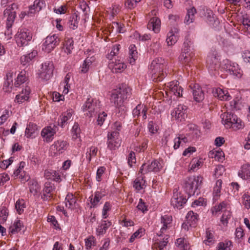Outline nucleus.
<instances>
[{"label":"nucleus","mask_w":250,"mask_h":250,"mask_svg":"<svg viewBox=\"0 0 250 250\" xmlns=\"http://www.w3.org/2000/svg\"><path fill=\"white\" fill-rule=\"evenodd\" d=\"M14 6L16 5L14 4L8 6L3 12L4 17L6 18V28L7 34H11L10 28L12 27L15 19L16 17V12L14 10Z\"/></svg>","instance_id":"0eeeda50"},{"label":"nucleus","mask_w":250,"mask_h":250,"mask_svg":"<svg viewBox=\"0 0 250 250\" xmlns=\"http://www.w3.org/2000/svg\"><path fill=\"white\" fill-rule=\"evenodd\" d=\"M104 196V194H102L101 192L96 191L94 194L93 198L92 196L89 197L91 206L90 208L95 207L97 206L100 201Z\"/></svg>","instance_id":"72a5a7b5"},{"label":"nucleus","mask_w":250,"mask_h":250,"mask_svg":"<svg viewBox=\"0 0 250 250\" xmlns=\"http://www.w3.org/2000/svg\"><path fill=\"white\" fill-rule=\"evenodd\" d=\"M205 17L207 22L209 24L213 25L216 22V18L213 11L209 9H207L204 12Z\"/></svg>","instance_id":"e433bc0d"},{"label":"nucleus","mask_w":250,"mask_h":250,"mask_svg":"<svg viewBox=\"0 0 250 250\" xmlns=\"http://www.w3.org/2000/svg\"><path fill=\"white\" fill-rule=\"evenodd\" d=\"M147 108L146 106L139 104L132 111V115L134 118L138 117L141 114H142V118L143 119H146L147 118L146 112Z\"/></svg>","instance_id":"4be33fe9"},{"label":"nucleus","mask_w":250,"mask_h":250,"mask_svg":"<svg viewBox=\"0 0 250 250\" xmlns=\"http://www.w3.org/2000/svg\"><path fill=\"white\" fill-rule=\"evenodd\" d=\"M44 5V3L42 0H35L33 5L29 7V9L28 11V14H32L35 13L36 12L40 11L42 9V7Z\"/></svg>","instance_id":"bb28decb"},{"label":"nucleus","mask_w":250,"mask_h":250,"mask_svg":"<svg viewBox=\"0 0 250 250\" xmlns=\"http://www.w3.org/2000/svg\"><path fill=\"white\" fill-rule=\"evenodd\" d=\"M187 107L183 104H179L172 112L171 116L176 120L181 121L187 117Z\"/></svg>","instance_id":"ddd939ff"},{"label":"nucleus","mask_w":250,"mask_h":250,"mask_svg":"<svg viewBox=\"0 0 250 250\" xmlns=\"http://www.w3.org/2000/svg\"><path fill=\"white\" fill-rule=\"evenodd\" d=\"M221 117L222 124L227 128H232L234 130H237L244 126L241 120L233 114L224 113L221 114Z\"/></svg>","instance_id":"7ed1b4c3"},{"label":"nucleus","mask_w":250,"mask_h":250,"mask_svg":"<svg viewBox=\"0 0 250 250\" xmlns=\"http://www.w3.org/2000/svg\"><path fill=\"white\" fill-rule=\"evenodd\" d=\"M37 54L36 51H32L26 55H23L21 57V62L23 65H25L29 63L32 59H33Z\"/></svg>","instance_id":"58836bf2"},{"label":"nucleus","mask_w":250,"mask_h":250,"mask_svg":"<svg viewBox=\"0 0 250 250\" xmlns=\"http://www.w3.org/2000/svg\"><path fill=\"white\" fill-rule=\"evenodd\" d=\"M223 63H224L225 65H226L225 68L230 71L232 72V74L236 75L238 77H241V74L240 72L238 73V74H236V72L235 70L234 66H232L230 63V62L228 60H226L223 61Z\"/></svg>","instance_id":"09e8293b"},{"label":"nucleus","mask_w":250,"mask_h":250,"mask_svg":"<svg viewBox=\"0 0 250 250\" xmlns=\"http://www.w3.org/2000/svg\"><path fill=\"white\" fill-rule=\"evenodd\" d=\"M111 225V223L110 221L106 220H103L102 221V224L97 229V232L99 235L103 234L105 233L107 229Z\"/></svg>","instance_id":"4c0bfd02"},{"label":"nucleus","mask_w":250,"mask_h":250,"mask_svg":"<svg viewBox=\"0 0 250 250\" xmlns=\"http://www.w3.org/2000/svg\"><path fill=\"white\" fill-rule=\"evenodd\" d=\"M222 183L221 180H218L216 182V185L214 187L213 192V199L215 200H218L220 195V193L221 192Z\"/></svg>","instance_id":"37998d69"},{"label":"nucleus","mask_w":250,"mask_h":250,"mask_svg":"<svg viewBox=\"0 0 250 250\" xmlns=\"http://www.w3.org/2000/svg\"><path fill=\"white\" fill-rule=\"evenodd\" d=\"M119 136V132L117 131H113L108 133L107 144L109 149L115 150L120 146L121 141Z\"/></svg>","instance_id":"1a4fd4ad"},{"label":"nucleus","mask_w":250,"mask_h":250,"mask_svg":"<svg viewBox=\"0 0 250 250\" xmlns=\"http://www.w3.org/2000/svg\"><path fill=\"white\" fill-rule=\"evenodd\" d=\"M193 96L194 99L197 102L202 101L205 97L202 88L198 84H195L193 87Z\"/></svg>","instance_id":"5701e85b"},{"label":"nucleus","mask_w":250,"mask_h":250,"mask_svg":"<svg viewBox=\"0 0 250 250\" xmlns=\"http://www.w3.org/2000/svg\"><path fill=\"white\" fill-rule=\"evenodd\" d=\"M232 243L230 241L220 243L218 245V250H230V247Z\"/></svg>","instance_id":"e2e57ef3"},{"label":"nucleus","mask_w":250,"mask_h":250,"mask_svg":"<svg viewBox=\"0 0 250 250\" xmlns=\"http://www.w3.org/2000/svg\"><path fill=\"white\" fill-rule=\"evenodd\" d=\"M206 238L204 242L206 245H209L213 243L214 236L209 228L206 229Z\"/></svg>","instance_id":"603ef678"},{"label":"nucleus","mask_w":250,"mask_h":250,"mask_svg":"<svg viewBox=\"0 0 250 250\" xmlns=\"http://www.w3.org/2000/svg\"><path fill=\"white\" fill-rule=\"evenodd\" d=\"M212 93L214 97H217L220 100H229L230 95L227 91L223 90L220 88L213 89Z\"/></svg>","instance_id":"b1692460"},{"label":"nucleus","mask_w":250,"mask_h":250,"mask_svg":"<svg viewBox=\"0 0 250 250\" xmlns=\"http://www.w3.org/2000/svg\"><path fill=\"white\" fill-rule=\"evenodd\" d=\"M44 177L47 179L52 180L56 182L61 181V176L59 173L55 170H47L44 172Z\"/></svg>","instance_id":"cd10ccee"},{"label":"nucleus","mask_w":250,"mask_h":250,"mask_svg":"<svg viewBox=\"0 0 250 250\" xmlns=\"http://www.w3.org/2000/svg\"><path fill=\"white\" fill-rule=\"evenodd\" d=\"M187 199L180 193L177 191L173 192V196L171 199V205L174 208H181L183 205L186 203Z\"/></svg>","instance_id":"4468645a"},{"label":"nucleus","mask_w":250,"mask_h":250,"mask_svg":"<svg viewBox=\"0 0 250 250\" xmlns=\"http://www.w3.org/2000/svg\"><path fill=\"white\" fill-rule=\"evenodd\" d=\"M81 129L78 123H75L72 128V138L76 140L80 137Z\"/></svg>","instance_id":"8fccbe9b"},{"label":"nucleus","mask_w":250,"mask_h":250,"mask_svg":"<svg viewBox=\"0 0 250 250\" xmlns=\"http://www.w3.org/2000/svg\"><path fill=\"white\" fill-rule=\"evenodd\" d=\"M55 186L53 184L47 182L44 184V188L43 193L42 195V199L43 200H47L52 197L53 191L55 190Z\"/></svg>","instance_id":"a211bd4d"},{"label":"nucleus","mask_w":250,"mask_h":250,"mask_svg":"<svg viewBox=\"0 0 250 250\" xmlns=\"http://www.w3.org/2000/svg\"><path fill=\"white\" fill-rule=\"evenodd\" d=\"M198 217L199 216L197 213L193 212L192 211H189L186 216L188 224L190 227H195L198 220Z\"/></svg>","instance_id":"c85d7f7f"},{"label":"nucleus","mask_w":250,"mask_h":250,"mask_svg":"<svg viewBox=\"0 0 250 250\" xmlns=\"http://www.w3.org/2000/svg\"><path fill=\"white\" fill-rule=\"evenodd\" d=\"M161 21L157 17H153L147 24V28L152 30L155 33H158L160 30Z\"/></svg>","instance_id":"412c9836"},{"label":"nucleus","mask_w":250,"mask_h":250,"mask_svg":"<svg viewBox=\"0 0 250 250\" xmlns=\"http://www.w3.org/2000/svg\"><path fill=\"white\" fill-rule=\"evenodd\" d=\"M225 171V168L222 165H218L215 169L213 175L216 178H218L220 176L223 175Z\"/></svg>","instance_id":"052dcab7"},{"label":"nucleus","mask_w":250,"mask_h":250,"mask_svg":"<svg viewBox=\"0 0 250 250\" xmlns=\"http://www.w3.org/2000/svg\"><path fill=\"white\" fill-rule=\"evenodd\" d=\"M94 61L93 57H87L84 61L81 69V72L83 73H86L89 68V66L91 65L93 62Z\"/></svg>","instance_id":"79ce46f5"},{"label":"nucleus","mask_w":250,"mask_h":250,"mask_svg":"<svg viewBox=\"0 0 250 250\" xmlns=\"http://www.w3.org/2000/svg\"><path fill=\"white\" fill-rule=\"evenodd\" d=\"M32 34L26 28L21 29L16 35V40L19 46H26L32 39Z\"/></svg>","instance_id":"423d86ee"},{"label":"nucleus","mask_w":250,"mask_h":250,"mask_svg":"<svg viewBox=\"0 0 250 250\" xmlns=\"http://www.w3.org/2000/svg\"><path fill=\"white\" fill-rule=\"evenodd\" d=\"M145 183L143 178H138L134 181L133 187L137 190H140L143 188Z\"/></svg>","instance_id":"6e6d98bb"},{"label":"nucleus","mask_w":250,"mask_h":250,"mask_svg":"<svg viewBox=\"0 0 250 250\" xmlns=\"http://www.w3.org/2000/svg\"><path fill=\"white\" fill-rule=\"evenodd\" d=\"M207 66L209 71L216 70L219 67V62L217 57L212 54L207 58Z\"/></svg>","instance_id":"dca6fc26"},{"label":"nucleus","mask_w":250,"mask_h":250,"mask_svg":"<svg viewBox=\"0 0 250 250\" xmlns=\"http://www.w3.org/2000/svg\"><path fill=\"white\" fill-rule=\"evenodd\" d=\"M56 132V127L52 128L51 126H47L42 129L41 135L46 142H50L52 141L53 136Z\"/></svg>","instance_id":"aec40b11"},{"label":"nucleus","mask_w":250,"mask_h":250,"mask_svg":"<svg viewBox=\"0 0 250 250\" xmlns=\"http://www.w3.org/2000/svg\"><path fill=\"white\" fill-rule=\"evenodd\" d=\"M99 108V105H97L96 101H90V99L86 101L83 106V111H88L86 115L89 117L95 115V113L97 112Z\"/></svg>","instance_id":"9b49d317"},{"label":"nucleus","mask_w":250,"mask_h":250,"mask_svg":"<svg viewBox=\"0 0 250 250\" xmlns=\"http://www.w3.org/2000/svg\"><path fill=\"white\" fill-rule=\"evenodd\" d=\"M53 70L54 66L52 62H44L42 64L40 77L43 80H49L53 75Z\"/></svg>","instance_id":"9d476101"},{"label":"nucleus","mask_w":250,"mask_h":250,"mask_svg":"<svg viewBox=\"0 0 250 250\" xmlns=\"http://www.w3.org/2000/svg\"><path fill=\"white\" fill-rule=\"evenodd\" d=\"M161 47L160 43L158 42H153L150 45V50L152 51L153 53H157Z\"/></svg>","instance_id":"774afa93"},{"label":"nucleus","mask_w":250,"mask_h":250,"mask_svg":"<svg viewBox=\"0 0 250 250\" xmlns=\"http://www.w3.org/2000/svg\"><path fill=\"white\" fill-rule=\"evenodd\" d=\"M172 220V217L171 216L166 215L161 217V223L163 226L161 228L160 233H157L158 236H161L162 235V234L168 228V225L171 223Z\"/></svg>","instance_id":"393cba45"},{"label":"nucleus","mask_w":250,"mask_h":250,"mask_svg":"<svg viewBox=\"0 0 250 250\" xmlns=\"http://www.w3.org/2000/svg\"><path fill=\"white\" fill-rule=\"evenodd\" d=\"M190 42L186 41L184 42V47L182 49L181 54L178 57L179 61L182 64H188L191 62L194 57V53L191 49Z\"/></svg>","instance_id":"39448f33"},{"label":"nucleus","mask_w":250,"mask_h":250,"mask_svg":"<svg viewBox=\"0 0 250 250\" xmlns=\"http://www.w3.org/2000/svg\"><path fill=\"white\" fill-rule=\"evenodd\" d=\"M120 48V44H115L113 45L112 49L110 52V53L106 55V58L108 59L111 60L112 59V57L116 55L118 53Z\"/></svg>","instance_id":"4d7b16f0"},{"label":"nucleus","mask_w":250,"mask_h":250,"mask_svg":"<svg viewBox=\"0 0 250 250\" xmlns=\"http://www.w3.org/2000/svg\"><path fill=\"white\" fill-rule=\"evenodd\" d=\"M30 93V88L29 87L26 86L25 87V94L22 95L23 94V90L16 97L15 101L19 104H21L25 101H27L29 99V95Z\"/></svg>","instance_id":"a878e982"},{"label":"nucleus","mask_w":250,"mask_h":250,"mask_svg":"<svg viewBox=\"0 0 250 250\" xmlns=\"http://www.w3.org/2000/svg\"><path fill=\"white\" fill-rule=\"evenodd\" d=\"M129 55L128 61L130 64H133L138 57L137 47L135 45L131 44L130 45L129 47Z\"/></svg>","instance_id":"7c9ffc66"},{"label":"nucleus","mask_w":250,"mask_h":250,"mask_svg":"<svg viewBox=\"0 0 250 250\" xmlns=\"http://www.w3.org/2000/svg\"><path fill=\"white\" fill-rule=\"evenodd\" d=\"M60 42V40L56 35L48 36L42 44V50L49 53L59 44Z\"/></svg>","instance_id":"6e6552de"},{"label":"nucleus","mask_w":250,"mask_h":250,"mask_svg":"<svg viewBox=\"0 0 250 250\" xmlns=\"http://www.w3.org/2000/svg\"><path fill=\"white\" fill-rule=\"evenodd\" d=\"M239 175L242 178L247 180L250 178V165L245 164L243 165L241 172H239Z\"/></svg>","instance_id":"c9c22d12"},{"label":"nucleus","mask_w":250,"mask_h":250,"mask_svg":"<svg viewBox=\"0 0 250 250\" xmlns=\"http://www.w3.org/2000/svg\"><path fill=\"white\" fill-rule=\"evenodd\" d=\"M131 89L125 84H122L118 88L114 89L111 95L110 100L116 107L121 110L122 114L125 113V107L124 105L125 101L130 96Z\"/></svg>","instance_id":"f257e3e1"},{"label":"nucleus","mask_w":250,"mask_h":250,"mask_svg":"<svg viewBox=\"0 0 250 250\" xmlns=\"http://www.w3.org/2000/svg\"><path fill=\"white\" fill-rule=\"evenodd\" d=\"M141 0H126L125 2V6L128 9H133L137 5V3Z\"/></svg>","instance_id":"0e129e2a"},{"label":"nucleus","mask_w":250,"mask_h":250,"mask_svg":"<svg viewBox=\"0 0 250 250\" xmlns=\"http://www.w3.org/2000/svg\"><path fill=\"white\" fill-rule=\"evenodd\" d=\"M196 13V9L195 7L188 10L187 15L184 20V22L187 24H189L193 22L195 19V14Z\"/></svg>","instance_id":"c756f323"},{"label":"nucleus","mask_w":250,"mask_h":250,"mask_svg":"<svg viewBox=\"0 0 250 250\" xmlns=\"http://www.w3.org/2000/svg\"><path fill=\"white\" fill-rule=\"evenodd\" d=\"M26 81V77L22 72H21L18 76L17 80L15 82V86L16 87L19 86L21 84L24 83Z\"/></svg>","instance_id":"bf43d9fd"},{"label":"nucleus","mask_w":250,"mask_h":250,"mask_svg":"<svg viewBox=\"0 0 250 250\" xmlns=\"http://www.w3.org/2000/svg\"><path fill=\"white\" fill-rule=\"evenodd\" d=\"M72 117V112L69 111H67V112L63 113L62 116H61L60 122L59 121V125H60L62 127H63L65 123L67 122V121L69 120Z\"/></svg>","instance_id":"49530a36"},{"label":"nucleus","mask_w":250,"mask_h":250,"mask_svg":"<svg viewBox=\"0 0 250 250\" xmlns=\"http://www.w3.org/2000/svg\"><path fill=\"white\" fill-rule=\"evenodd\" d=\"M166 41L168 45H172L177 42V37L172 32H169Z\"/></svg>","instance_id":"13d9d810"},{"label":"nucleus","mask_w":250,"mask_h":250,"mask_svg":"<svg viewBox=\"0 0 250 250\" xmlns=\"http://www.w3.org/2000/svg\"><path fill=\"white\" fill-rule=\"evenodd\" d=\"M126 65L120 61L110 62L108 64V67L113 73H120L125 69Z\"/></svg>","instance_id":"6ab92c4d"},{"label":"nucleus","mask_w":250,"mask_h":250,"mask_svg":"<svg viewBox=\"0 0 250 250\" xmlns=\"http://www.w3.org/2000/svg\"><path fill=\"white\" fill-rule=\"evenodd\" d=\"M166 66V61L162 58H155L153 60L150 65L149 71L153 81L157 82L162 81L167 75Z\"/></svg>","instance_id":"f03ea898"},{"label":"nucleus","mask_w":250,"mask_h":250,"mask_svg":"<svg viewBox=\"0 0 250 250\" xmlns=\"http://www.w3.org/2000/svg\"><path fill=\"white\" fill-rule=\"evenodd\" d=\"M15 208L17 212L19 214H21L23 211L24 209L25 208V202L24 200H18L17 201L15 204Z\"/></svg>","instance_id":"3c124183"},{"label":"nucleus","mask_w":250,"mask_h":250,"mask_svg":"<svg viewBox=\"0 0 250 250\" xmlns=\"http://www.w3.org/2000/svg\"><path fill=\"white\" fill-rule=\"evenodd\" d=\"M30 191L33 194H36L40 190L39 187L37 182L33 183L29 187Z\"/></svg>","instance_id":"338daca9"},{"label":"nucleus","mask_w":250,"mask_h":250,"mask_svg":"<svg viewBox=\"0 0 250 250\" xmlns=\"http://www.w3.org/2000/svg\"><path fill=\"white\" fill-rule=\"evenodd\" d=\"M231 212L228 210H225L221 218V222L222 224L225 226H227L228 223V220L231 218Z\"/></svg>","instance_id":"864d4df0"},{"label":"nucleus","mask_w":250,"mask_h":250,"mask_svg":"<svg viewBox=\"0 0 250 250\" xmlns=\"http://www.w3.org/2000/svg\"><path fill=\"white\" fill-rule=\"evenodd\" d=\"M23 227L22 223L20 220H16L9 228V233L14 234L19 232Z\"/></svg>","instance_id":"2f4dec72"},{"label":"nucleus","mask_w":250,"mask_h":250,"mask_svg":"<svg viewBox=\"0 0 250 250\" xmlns=\"http://www.w3.org/2000/svg\"><path fill=\"white\" fill-rule=\"evenodd\" d=\"M12 73H9L6 75L7 80L4 83L3 90L5 92H11L13 86Z\"/></svg>","instance_id":"f704fd0d"},{"label":"nucleus","mask_w":250,"mask_h":250,"mask_svg":"<svg viewBox=\"0 0 250 250\" xmlns=\"http://www.w3.org/2000/svg\"><path fill=\"white\" fill-rule=\"evenodd\" d=\"M243 204L247 209L250 208V196L245 193L243 196Z\"/></svg>","instance_id":"69168bd1"},{"label":"nucleus","mask_w":250,"mask_h":250,"mask_svg":"<svg viewBox=\"0 0 250 250\" xmlns=\"http://www.w3.org/2000/svg\"><path fill=\"white\" fill-rule=\"evenodd\" d=\"M175 244L181 250H188V249H189L188 244L183 238L177 239Z\"/></svg>","instance_id":"de8ad7c7"},{"label":"nucleus","mask_w":250,"mask_h":250,"mask_svg":"<svg viewBox=\"0 0 250 250\" xmlns=\"http://www.w3.org/2000/svg\"><path fill=\"white\" fill-rule=\"evenodd\" d=\"M68 144L66 141L59 140L54 142L51 146V152L54 156L62 153L67 148Z\"/></svg>","instance_id":"f8f14e48"},{"label":"nucleus","mask_w":250,"mask_h":250,"mask_svg":"<svg viewBox=\"0 0 250 250\" xmlns=\"http://www.w3.org/2000/svg\"><path fill=\"white\" fill-rule=\"evenodd\" d=\"M66 206L70 208H74L77 207V199L72 194H68L65 197Z\"/></svg>","instance_id":"473e14b6"},{"label":"nucleus","mask_w":250,"mask_h":250,"mask_svg":"<svg viewBox=\"0 0 250 250\" xmlns=\"http://www.w3.org/2000/svg\"><path fill=\"white\" fill-rule=\"evenodd\" d=\"M203 178L201 176L190 177L186 183V190L189 196L198 195V188L202 183Z\"/></svg>","instance_id":"20e7f679"},{"label":"nucleus","mask_w":250,"mask_h":250,"mask_svg":"<svg viewBox=\"0 0 250 250\" xmlns=\"http://www.w3.org/2000/svg\"><path fill=\"white\" fill-rule=\"evenodd\" d=\"M168 237L167 235L166 237H165L163 240L161 239L159 240L158 242H157L154 244L155 247L157 249V250H166V247L167 246V244L168 242Z\"/></svg>","instance_id":"a19ab883"},{"label":"nucleus","mask_w":250,"mask_h":250,"mask_svg":"<svg viewBox=\"0 0 250 250\" xmlns=\"http://www.w3.org/2000/svg\"><path fill=\"white\" fill-rule=\"evenodd\" d=\"M37 130V125L34 124L30 123L26 128L25 132V135L27 138H29L32 134L35 133Z\"/></svg>","instance_id":"c03bdc74"},{"label":"nucleus","mask_w":250,"mask_h":250,"mask_svg":"<svg viewBox=\"0 0 250 250\" xmlns=\"http://www.w3.org/2000/svg\"><path fill=\"white\" fill-rule=\"evenodd\" d=\"M79 19L78 15L76 13H74L70 17L69 26L71 29L74 30L78 27Z\"/></svg>","instance_id":"ea45409f"},{"label":"nucleus","mask_w":250,"mask_h":250,"mask_svg":"<svg viewBox=\"0 0 250 250\" xmlns=\"http://www.w3.org/2000/svg\"><path fill=\"white\" fill-rule=\"evenodd\" d=\"M98 152V148L95 146H92L90 148L89 152L86 153V157L89 162L91 160L92 156H95Z\"/></svg>","instance_id":"680f3d73"},{"label":"nucleus","mask_w":250,"mask_h":250,"mask_svg":"<svg viewBox=\"0 0 250 250\" xmlns=\"http://www.w3.org/2000/svg\"><path fill=\"white\" fill-rule=\"evenodd\" d=\"M71 75L68 73L66 75L63 83L64 84L63 87L64 89L63 90V93L64 94H67L69 91V88L70 87L69 82L70 79Z\"/></svg>","instance_id":"5fc2aeb1"},{"label":"nucleus","mask_w":250,"mask_h":250,"mask_svg":"<svg viewBox=\"0 0 250 250\" xmlns=\"http://www.w3.org/2000/svg\"><path fill=\"white\" fill-rule=\"evenodd\" d=\"M208 156L210 158H214L215 160L218 161H222L224 160V153L222 151H210Z\"/></svg>","instance_id":"a18cd8bd"},{"label":"nucleus","mask_w":250,"mask_h":250,"mask_svg":"<svg viewBox=\"0 0 250 250\" xmlns=\"http://www.w3.org/2000/svg\"><path fill=\"white\" fill-rule=\"evenodd\" d=\"M169 88V92L172 93L178 97H182L183 88L179 85L178 81H173L168 83L167 86Z\"/></svg>","instance_id":"f3484780"},{"label":"nucleus","mask_w":250,"mask_h":250,"mask_svg":"<svg viewBox=\"0 0 250 250\" xmlns=\"http://www.w3.org/2000/svg\"><path fill=\"white\" fill-rule=\"evenodd\" d=\"M161 168V164L157 160H154L150 164H144L140 169L139 172L145 174L150 171L158 172Z\"/></svg>","instance_id":"2eb2a0df"}]
</instances>
